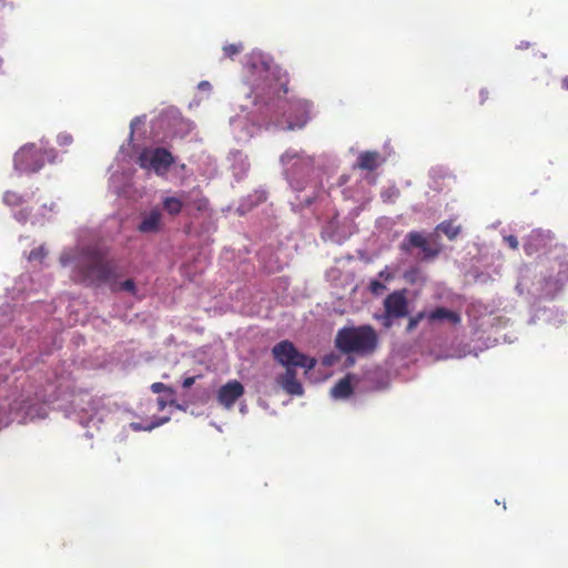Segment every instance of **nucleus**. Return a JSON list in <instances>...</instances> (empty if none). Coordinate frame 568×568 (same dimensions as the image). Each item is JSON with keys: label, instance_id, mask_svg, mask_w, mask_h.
<instances>
[{"label": "nucleus", "instance_id": "603ef678", "mask_svg": "<svg viewBox=\"0 0 568 568\" xmlns=\"http://www.w3.org/2000/svg\"><path fill=\"white\" fill-rule=\"evenodd\" d=\"M241 413H243V414L245 413V406L244 405L241 407Z\"/></svg>", "mask_w": 568, "mask_h": 568}, {"label": "nucleus", "instance_id": "ddd939ff", "mask_svg": "<svg viewBox=\"0 0 568 568\" xmlns=\"http://www.w3.org/2000/svg\"><path fill=\"white\" fill-rule=\"evenodd\" d=\"M163 227V214L159 207H153L150 211L141 214V222L138 230L144 234L158 233Z\"/></svg>", "mask_w": 568, "mask_h": 568}, {"label": "nucleus", "instance_id": "c03bdc74", "mask_svg": "<svg viewBox=\"0 0 568 568\" xmlns=\"http://www.w3.org/2000/svg\"><path fill=\"white\" fill-rule=\"evenodd\" d=\"M562 85L566 90H568V78L564 79Z\"/></svg>", "mask_w": 568, "mask_h": 568}, {"label": "nucleus", "instance_id": "a878e982", "mask_svg": "<svg viewBox=\"0 0 568 568\" xmlns=\"http://www.w3.org/2000/svg\"><path fill=\"white\" fill-rule=\"evenodd\" d=\"M120 290L126 291L131 293L132 295H138V290L135 286V283L132 280H126L123 283L120 284Z\"/></svg>", "mask_w": 568, "mask_h": 568}, {"label": "nucleus", "instance_id": "f03ea898", "mask_svg": "<svg viewBox=\"0 0 568 568\" xmlns=\"http://www.w3.org/2000/svg\"><path fill=\"white\" fill-rule=\"evenodd\" d=\"M63 267L71 268L74 281L98 284L106 281L113 267L105 258L104 251L97 245L75 246L64 250L60 256Z\"/></svg>", "mask_w": 568, "mask_h": 568}, {"label": "nucleus", "instance_id": "dca6fc26", "mask_svg": "<svg viewBox=\"0 0 568 568\" xmlns=\"http://www.w3.org/2000/svg\"><path fill=\"white\" fill-rule=\"evenodd\" d=\"M277 382L282 388L291 395L300 396L303 394V386L296 379L294 368H287L285 374L277 378Z\"/></svg>", "mask_w": 568, "mask_h": 568}, {"label": "nucleus", "instance_id": "412c9836", "mask_svg": "<svg viewBox=\"0 0 568 568\" xmlns=\"http://www.w3.org/2000/svg\"><path fill=\"white\" fill-rule=\"evenodd\" d=\"M437 231L443 232L449 240H454L460 232V226L453 222H443L437 226Z\"/></svg>", "mask_w": 568, "mask_h": 568}, {"label": "nucleus", "instance_id": "f257e3e1", "mask_svg": "<svg viewBox=\"0 0 568 568\" xmlns=\"http://www.w3.org/2000/svg\"><path fill=\"white\" fill-rule=\"evenodd\" d=\"M245 68L252 75L254 111L242 109L230 119L232 134L239 142H246L262 128L302 129L312 115L313 105L304 99H285L287 77L272 59L258 50L245 57Z\"/></svg>", "mask_w": 568, "mask_h": 568}, {"label": "nucleus", "instance_id": "5701e85b", "mask_svg": "<svg viewBox=\"0 0 568 568\" xmlns=\"http://www.w3.org/2000/svg\"><path fill=\"white\" fill-rule=\"evenodd\" d=\"M24 202H27L24 196L16 193V192L8 191L3 194V203L9 206L21 205Z\"/></svg>", "mask_w": 568, "mask_h": 568}, {"label": "nucleus", "instance_id": "864d4df0", "mask_svg": "<svg viewBox=\"0 0 568 568\" xmlns=\"http://www.w3.org/2000/svg\"><path fill=\"white\" fill-rule=\"evenodd\" d=\"M81 412L85 413V415L88 414V410L84 407L81 408Z\"/></svg>", "mask_w": 568, "mask_h": 568}, {"label": "nucleus", "instance_id": "7ed1b4c3", "mask_svg": "<svg viewBox=\"0 0 568 568\" xmlns=\"http://www.w3.org/2000/svg\"><path fill=\"white\" fill-rule=\"evenodd\" d=\"M336 346L343 353L365 355L377 345V336L371 326L344 327L335 338Z\"/></svg>", "mask_w": 568, "mask_h": 568}, {"label": "nucleus", "instance_id": "72a5a7b5", "mask_svg": "<svg viewBox=\"0 0 568 568\" xmlns=\"http://www.w3.org/2000/svg\"><path fill=\"white\" fill-rule=\"evenodd\" d=\"M195 379H196V377H195V376L186 377V378L183 381L182 386H183L184 388H189V387H191V386L195 383Z\"/></svg>", "mask_w": 568, "mask_h": 568}, {"label": "nucleus", "instance_id": "79ce46f5", "mask_svg": "<svg viewBox=\"0 0 568 568\" xmlns=\"http://www.w3.org/2000/svg\"><path fill=\"white\" fill-rule=\"evenodd\" d=\"M158 405L160 409H163L165 407V402L163 399H159Z\"/></svg>", "mask_w": 568, "mask_h": 568}, {"label": "nucleus", "instance_id": "de8ad7c7", "mask_svg": "<svg viewBox=\"0 0 568 568\" xmlns=\"http://www.w3.org/2000/svg\"><path fill=\"white\" fill-rule=\"evenodd\" d=\"M524 47H525V48H528V44L521 43V44L519 45V49H523Z\"/></svg>", "mask_w": 568, "mask_h": 568}, {"label": "nucleus", "instance_id": "37998d69", "mask_svg": "<svg viewBox=\"0 0 568 568\" xmlns=\"http://www.w3.org/2000/svg\"><path fill=\"white\" fill-rule=\"evenodd\" d=\"M379 275H381L382 277H383V276H385L386 278H388V277L390 276V275L387 273V271H382V272L379 273Z\"/></svg>", "mask_w": 568, "mask_h": 568}, {"label": "nucleus", "instance_id": "b1692460", "mask_svg": "<svg viewBox=\"0 0 568 568\" xmlns=\"http://www.w3.org/2000/svg\"><path fill=\"white\" fill-rule=\"evenodd\" d=\"M47 256V251L43 245L32 250L28 255L29 262H39L42 263L43 258Z\"/></svg>", "mask_w": 568, "mask_h": 568}, {"label": "nucleus", "instance_id": "49530a36", "mask_svg": "<svg viewBox=\"0 0 568 568\" xmlns=\"http://www.w3.org/2000/svg\"><path fill=\"white\" fill-rule=\"evenodd\" d=\"M516 290L519 292V294H523L521 283L517 284Z\"/></svg>", "mask_w": 568, "mask_h": 568}, {"label": "nucleus", "instance_id": "5fc2aeb1", "mask_svg": "<svg viewBox=\"0 0 568 568\" xmlns=\"http://www.w3.org/2000/svg\"><path fill=\"white\" fill-rule=\"evenodd\" d=\"M305 201L307 202V204H310V203H311L310 197H306V199H305Z\"/></svg>", "mask_w": 568, "mask_h": 568}, {"label": "nucleus", "instance_id": "e433bc0d", "mask_svg": "<svg viewBox=\"0 0 568 568\" xmlns=\"http://www.w3.org/2000/svg\"><path fill=\"white\" fill-rule=\"evenodd\" d=\"M80 423L83 425H89L91 423H94V417H93V415H88L85 417V419H84V417H81Z\"/></svg>", "mask_w": 568, "mask_h": 568}, {"label": "nucleus", "instance_id": "bb28decb", "mask_svg": "<svg viewBox=\"0 0 568 568\" xmlns=\"http://www.w3.org/2000/svg\"><path fill=\"white\" fill-rule=\"evenodd\" d=\"M539 237V233H531L528 241L525 243L524 247L527 254H532L535 252V247L532 241Z\"/></svg>", "mask_w": 568, "mask_h": 568}, {"label": "nucleus", "instance_id": "473e14b6", "mask_svg": "<svg viewBox=\"0 0 568 568\" xmlns=\"http://www.w3.org/2000/svg\"><path fill=\"white\" fill-rule=\"evenodd\" d=\"M26 281H30V277L29 276H22L20 277V281L18 283L19 287H17V290L19 292H24L27 290L26 285H24V282Z\"/></svg>", "mask_w": 568, "mask_h": 568}, {"label": "nucleus", "instance_id": "c756f323", "mask_svg": "<svg viewBox=\"0 0 568 568\" xmlns=\"http://www.w3.org/2000/svg\"><path fill=\"white\" fill-rule=\"evenodd\" d=\"M72 142V136L67 133H61L58 135V143L60 145H69Z\"/></svg>", "mask_w": 568, "mask_h": 568}, {"label": "nucleus", "instance_id": "3c124183", "mask_svg": "<svg viewBox=\"0 0 568 568\" xmlns=\"http://www.w3.org/2000/svg\"><path fill=\"white\" fill-rule=\"evenodd\" d=\"M37 290H38V287H36V286L32 284V285H31V287H30V291H37Z\"/></svg>", "mask_w": 568, "mask_h": 568}, {"label": "nucleus", "instance_id": "2eb2a0df", "mask_svg": "<svg viewBox=\"0 0 568 568\" xmlns=\"http://www.w3.org/2000/svg\"><path fill=\"white\" fill-rule=\"evenodd\" d=\"M387 314L392 317L404 316L407 312V301L402 293L390 294L384 302Z\"/></svg>", "mask_w": 568, "mask_h": 568}, {"label": "nucleus", "instance_id": "f3484780", "mask_svg": "<svg viewBox=\"0 0 568 568\" xmlns=\"http://www.w3.org/2000/svg\"><path fill=\"white\" fill-rule=\"evenodd\" d=\"M357 382L358 379L355 375L348 374L331 389L332 397L335 399L347 398L353 393V385Z\"/></svg>", "mask_w": 568, "mask_h": 568}, {"label": "nucleus", "instance_id": "7c9ffc66", "mask_svg": "<svg viewBox=\"0 0 568 568\" xmlns=\"http://www.w3.org/2000/svg\"><path fill=\"white\" fill-rule=\"evenodd\" d=\"M119 180H120V176L116 173L112 174L111 182L114 185L116 192L118 193L128 194V191L125 190V187H120V186L116 185Z\"/></svg>", "mask_w": 568, "mask_h": 568}, {"label": "nucleus", "instance_id": "4be33fe9", "mask_svg": "<svg viewBox=\"0 0 568 568\" xmlns=\"http://www.w3.org/2000/svg\"><path fill=\"white\" fill-rule=\"evenodd\" d=\"M169 420L168 417L165 418H160V419H156L155 422H152V423H148V424H143V423H131L130 424V427L131 429H133L134 432H140V430H152L153 428L158 427V426H161L163 425L164 423H166Z\"/></svg>", "mask_w": 568, "mask_h": 568}, {"label": "nucleus", "instance_id": "9b49d317", "mask_svg": "<svg viewBox=\"0 0 568 568\" xmlns=\"http://www.w3.org/2000/svg\"><path fill=\"white\" fill-rule=\"evenodd\" d=\"M57 213L58 205L57 203L51 202L50 204L44 203L43 205H41L38 212L33 215H30L24 210H21L14 213V219L20 223H26L30 221L33 225H42L47 221H50Z\"/></svg>", "mask_w": 568, "mask_h": 568}, {"label": "nucleus", "instance_id": "58836bf2", "mask_svg": "<svg viewBox=\"0 0 568 568\" xmlns=\"http://www.w3.org/2000/svg\"><path fill=\"white\" fill-rule=\"evenodd\" d=\"M395 193H396V190H393L392 194L387 193V192H383L382 196L384 197L385 201H387L390 199L392 195H395Z\"/></svg>", "mask_w": 568, "mask_h": 568}, {"label": "nucleus", "instance_id": "6ab92c4d", "mask_svg": "<svg viewBox=\"0 0 568 568\" xmlns=\"http://www.w3.org/2000/svg\"><path fill=\"white\" fill-rule=\"evenodd\" d=\"M384 162V158L378 152H363L358 156V168L363 170H374Z\"/></svg>", "mask_w": 568, "mask_h": 568}, {"label": "nucleus", "instance_id": "aec40b11", "mask_svg": "<svg viewBox=\"0 0 568 568\" xmlns=\"http://www.w3.org/2000/svg\"><path fill=\"white\" fill-rule=\"evenodd\" d=\"M266 200V192L264 190H256L254 194L248 195L245 197L240 206L237 207V211L240 214H245L250 210H252L255 205L258 203H262Z\"/></svg>", "mask_w": 568, "mask_h": 568}, {"label": "nucleus", "instance_id": "393cba45", "mask_svg": "<svg viewBox=\"0 0 568 568\" xmlns=\"http://www.w3.org/2000/svg\"><path fill=\"white\" fill-rule=\"evenodd\" d=\"M243 51L242 43L226 44L223 47V54L226 58H233Z\"/></svg>", "mask_w": 568, "mask_h": 568}, {"label": "nucleus", "instance_id": "423d86ee", "mask_svg": "<svg viewBox=\"0 0 568 568\" xmlns=\"http://www.w3.org/2000/svg\"><path fill=\"white\" fill-rule=\"evenodd\" d=\"M50 398L43 393H36L34 398H24L21 402H14L11 409L17 412V416L21 417L20 422L42 419L48 415L45 405Z\"/></svg>", "mask_w": 568, "mask_h": 568}, {"label": "nucleus", "instance_id": "a19ab883", "mask_svg": "<svg viewBox=\"0 0 568 568\" xmlns=\"http://www.w3.org/2000/svg\"><path fill=\"white\" fill-rule=\"evenodd\" d=\"M323 362H324V364H325V365H327V366H328V365H332L333 359H332V357H328V356H327V357H325V358H324V361H323Z\"/></svg>", "mask_w": 568, "mask_h": 568}, {"label": "nucleus", "instance_id": "a211bd4d", "mask_svg": "<svg viewBox=\"0 0 568 568\" xmlns=\"http://www.w3.org/2000/svg\"><path fill=\"white\" fill-rule=\"evenodd\" d=\"M230 161L232 162L231 168L233 173L237 179L245 175L248 171L250 164L247 162V158L241 151L231 152Z\"/></svg>", "mask_w": 568, "mask_h": 568}, {"label": "nucleus", "instance_id": "6e6552de", "mask_svg": "<svg viewBox=\"0 0 568 568\" xmlns=\"http://www.w3.org/2000/svg\"><path fill=\"white\" fill-rule=\"evenodd\" d=\"M139 165L148 172L163 175L173 163V156L162 148L144 149L138 158Z\"/></svg>", "mask_w": 568, "mask_h": 568}, {"label": "nucleus", "instance_id": "1a4fd4ad", "mask_svg": "<svg viewBox=\"0 0 568 568\" xmlns=\"http://www.w3.org/2000/svg\"><path fill=\"white\" fill-rule=\"evenodd\" d=\"M422 321H426L429 325L445 322L457 325L460 323L462 318L458 313L446 307L424 310L409 318L407 331L412 332Z\"/></svg>", "mask_w": 568, "mask_h": 568}, {"label": "nucleus", "instance_id": "9d476101", "mask_svg": "<svg viewBox=\"0 0 568 568\" xmlns=\"http://www.w3.org/2000/svg\"><path fill=\"white\" fill-rule=\"evenodd\" d=\"M194 205L197 210H204L206 207V201L204 199L192 200L191 193L181 192L179 195L164 196L162 199L163 210L172 216L178 215L183 207Z\"/></svg>", "mask_w": 568, "mask_h": 568}, {"label": "nucleus", "instance_id": "8fccbe9b", "mask_svg": "<svg viewBox=\"0 0 568 568\" xmlns=\"http://www.w3.org/2000/svg\"><path fill=\"white\" fill-rule=\"evenodd\" d=\"M524 47H525V48H528V44L521 43V44L519 45V49H523Z\"/></svg>", "mask_w": 568, "mask_h": 568}, {"label": "nucleus", "instance_id": "a18cd8bd", "mask_svg": "<svg viewBox=\"0 0 568 568\" xmlns=\"http://www.w3.org/2000/svg\"><path fill=\"white\" fill-rule=\"evenodd\" d=\"M486 95H487V92L483 90V91L480 92L481 102L486 99Z\"/></svg>", "mask_w": 568, "mask_h": 568}, {"label": "nucleus", "instance_id": "0eeeda50", "mask_svg": "<svg viewBox=\"0 0 568 568\" xmlns=\"http://www.w3.org/2000/svg\"><path fill=\"white\" fill-rule=\"evenodd\" d=\"M45 144L41 141V145L37 148L36 144L29 143L23 145L14 155V169L23 173H34L43 166L42 152H44Z\"/></svg>", "mask_w": 568, "mask_h": 568}, {"label": "nucleus", "instance_id": "2f4dec72", "mask_svg": "<svg viewBox=\"0 0 568 568\" xmlns=\"http://www.w3.org/2000/svg\"><path fill=\"white\" fill-rule=\"evenodd\" d=\"M197 89L200 91H203V92H207L210 93L211 90H212V85L209 81H201L199 84H197Z\"/></svg>", "mask_w": 568, "mask_h": 568}, {"label": "nucleus", "instance_id": "4468645a", "mask_svg": "<svg viewBox=\"0 0 568 568\" xmlns=\"http://www.w3.org/2000/svg\"><path fill=\"white\" fill-rule=\"evenodd\" d=\"M402 247L404 250H409L410 247H418L423 252L424 257H433L438 254L439 250L437 247H433L429 244L428 237L424 236L418 232H410L406 235L404 242L402 243Z\"/></svg>", "mask_w": 568, "mask_h": 568}, {"label": "nucleus", "instance_id": "09e8293b", "mask_svg": "<svg viewBox=\"0 0 568 568\" xmlns=\"http://www.w3.org/2000/svg\"><path fill=\"white\" fill-rule=\"evenodd\" d=\"M524 47H525V48H528V44L521 43V44L519 45V49H523Z\"/></svg>", "mask_w": 568, "mask_h": 568}, {"label": "nucleus", "instance_id": "f8f14e48", "mask_svg": "<svg viewBox=\"0 0 568 568\" xmlns=\"http://www.w3.org/2000/svg\"><path fill=\"white\" fill-rule=\"evenodd\" d=\"M243 394L244 386L239 381H229L217 390V400L223 407L230 409Z\"/></svg>", "mask_w": 568, "mask_h": 568}, {"label": "nucleus", "instance_id": "39448f33", "mask_svg": "<svg viewBox=\"0 0 568 568\" xmlns=\"http://www.w3.org/2000/svg\"><path fill=\"white\" fill-rule=\"evenodd\" d=\"M272 353L275 357V359L282 364L283 366L287 368H294V367H303L305 369H312L315 364L316 359L312 357H307L304 354L300 353L293 343L288 341H283L278 344H276Z\"/></svg>", "mask_w": 568, "mask_h": 568}, {"label": "nucleus", "instance_id": "cd10ccee", "mask_svg": "<svg viewBox=\"0 0 568 568\" xmlns=\"http://www.w3.org/2000/svg\"><path fill=\"white\" fill-rule=\"evenodd\" d=\"M369 287L371 291L376 295H379L385 291V286L378 281H372Z\"/></svg>", "mask_w": 568, "mask_h": 568}, {"label": "nucleus", "instance_id": "c85d7f7f", "mask_svg": "<svg viewBox=\"0 0 568 568\" xmlns=\"http://www.w3.org/2000/svg\"><path fill=\"white\" fill-rule=\"evenodd\" d=\"M504 241L509 245L510 248L517 250L519 246V242L514 235H504Z\"/></svg>", "mask_w": 568, "mask_h": 568}, {"label": "nucleus", "instance_id": "f704fd0d", "mask_svg": "<svg viewBox=\"0 0 568 568\" xmlns=\"http://www.w3.org/2000/svg\"><path fill=\"white\" fill-rule=\"evenodd\" d=\"M151 388H152V390H153L154 393H160V392H162V390L166 389V386H165L164 384H162V383H154V384L151 386Z\"/></svg>", "mask_w": 568, "mask_h": 568}, {"label": "nucleus", "instance_id": "ea45409f", "mask_svg": "<svg viewBox=\"0 0 568 568\" xmlns=\"http://www.w3.org/2000/svg\"><path fill=\"white\" fill-rule=\"evenodd\" d=\"M116 159L118 161L124 160V148H121Z\"/></svg>", "mask_w": 568, "mask_h": 568}, {"label": "nucleus", "instance_id": "4c0bfd02", "mask_svg": "<svg viewBox=\"0 0 568 568\" xmlns=\"http://www.w3.org/2000/svg\"><path fill=\"white\" fill-rule=\"evenodd\" d=\"M45 154L48 155V159H49V162H53L54 161V151L53 150H49L48 152L45 151Z\"/></svg>", "mask_w": 568, "mask_h": 568}, {"label": "nucleus", "instance_id": "20e7f679", "mask_svg": "<svg viewBox=\"0 0 568 568\" xmlns=\"http://www.w3.org/2000/svg\"><path fill=\"white\" fill-rule=\"evenodd\" d=\"M281 164L290 185L294 190H301L302 186L297 178L310 172L313 159L303 152L290 149L281 156Z\"/></svg>", "mask_w": 568, "mask_h": 568}, {"label": "nucleus", "instance_id": "c9c22d12", "mask_svg": "<svg viewBox=\"0 0 568 568\" xmlns=\"http://www.w3.org/2000/svg\"><path fill=\"white\" fill-rule=\"evenodd\" d=\"M140 123H142L141 118H134V119L131 121V124H130V128H131V135L133 134V131L135 130L136 125H139Z\"/></svg>", "mask_w": 568, "mask_h": 568}]
</instances>
